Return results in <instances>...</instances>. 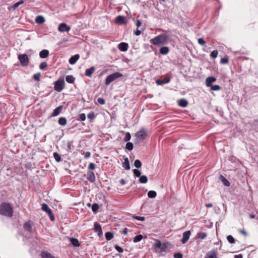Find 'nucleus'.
<instances>
[{"label":"nucleus","mask_w":258,"mask_h":258,"mask_svg":"<svg viewBox=\"0 0 258 258\" xmlns=\"http://www.w3.org/2000/svg\"><path fill=\"white\" fill-rule=\"evenodd\" d=\"M13 209L10 204L3 202L0 204V215L12 217L13 215Z\"/></svg>","instance_id":"nucleus-1"},{"label":"nucleus","mask_w":258,"mask_h":258,"mask_svg":"<svg viewBox=\"0 0 258 258\" xmlns=\"http://www.w3.org/2000/svg\"><path fill=\"white\" fill-rule=\"evenodd\" d=\"M169 40V36L165 34H161L156 37L151 39L150 42L155 45H161L166 44Z\"/></svg>","instance_id":"nucleus-2"},{"label":"nucleus","mask_w":258,"mask_h":258,"mask_svg":"<svg viewBox=\"0 0 258 258\" xmlns=\"http://www.w3.org/2000/svg\"><path fill=\"white\" fill-rule=\"evenodd\" d=\"M169 244L168 242L162 243L160 240H157L153 244V248L156 252L161 253L166 252Z\"/></svg>","instance_id":"nucleus-3"},{"label":"nucleus","mask_w":258,"mask_h":258,"mask_svg":"<svg viewBox=\"0 0 258 258\" xmlns=\"http://www.w3.org/2000/svg\"><path fill=\"white\" fill-rule=\"evenodd\" d=\"M147 136V133L145 128H142L135 134V143L138 144L143 142Z\"/></svg>","instance_id":"nucleus-4"},{"label":"nucleus","mask_w":258,"mask_h":258,"mask_svg":"<svg viewBox=\"0 0 258 258\" xmlns=\"http://www.w3.org/2000/svg\"><path fill=\"white\" fill-rule=\"evenodd\" d=\"M122 74L119 72H115L111 75L108 76L105 81V84L106 85L108 86L112 82L115 81L118 78H121L122 77Z\"/></svg>","instance_id":"nucleus-5"},{"label":"nucleus","mask_w":258,"mask_h":258,"mask_svg":"<svg viewBox=\"0 0 258 258\" xmlns=\"http://www.w3.org/2000/svg\"><path fill=\"white\" fill-rule=\"evenodd\" d=\"M54 90L57 92H61L64 88L65 83L63 79H59L54 83Z\"/></svg>","instance_id":"nucleus-6"},{"label":"nucleus","mask_w":258,"mask_h":258,"mask_svg":"<svg viewBox=\"0 0 258 258\" xmlns=\"http://www.w3.org/2000/svg\"><path fill=\"white\" fill-rule=\"evenodd\" d=\"M42 211L46 212L49 217L50 220L51 221H54L55 217L52 213V210L48 207V205L45 203L42 204Z\"/></svg>","instance_id":"nucleus-7"},{"label":"nucleus","mask_w":258,"mask_h":258,"mask_svg":"<svg viewBox=\"0 0 258 258\" xmlns=\"http://www.w3.org/2000/svg\"><path fill=\"white\" fill-rule=\"evenodd\" d=\"M18 59L22 66L27 67L29 65V57L26 54H20L18 56Z\"/></svg>","instance_id":"nucleus-8"},{"label":"nucleus","mask_w":258,"mask_h":258,"mask_svg":"<svg viewBox=\"0 0 258 258\" xmlns=\"http://www.w3.org/2000/svg\"><path fill=\"white\" fill-rule=\"evenodd\" d=\"M126 19L123 16H118L115 18V22L118 25H123L126 23Z\"/></svg>","instance_id":"nucleus-9"},{"label":"nucleus","mask_w":258,"mask_h":258,"mask_svg":"<svg viewBox=\"0 0 258 258\" xmlns=\"http://www.w3.org/2000/svg\"><path fill=\"white\" fill-rule=\"evenodd\" d=\"M58 30L59 32H69L71 30V28L67 24L62 23L59 25Z\"/></svg>","instance_id":"nucleus-10"},{"label":"nucleus","mask_w":258,"mask_h":258,"mask_svg":"<svg viewBox=\"0 0 258 258\" xmlns=\"http://www.w3.org/2000/svg\"><path fill=\"white\" fill-rule=\"evenodd\" d=\"M191 235V232L189 230L186 231L183 233V237L181 240L182 243H185L189 238Z\"/></svg>","instance_id":"nucleus-11"},{"label":"nucleus","mask_w":258,"mask_h":258,"mask_svg":"<svg viewBox=\"0 0 258 258\" xmlns=\"http://www.w3.org/2000/svg\"><path fill=\"white\" fill-rule=\"evenodd\" d=\"M128 44L125 42H121L118 45V48L122 52L126 51L128 49Z\"/></svg>","instance_id":"nucleus-12"},{"label":"nucleus","mask_w":258,"mask_h":258,"mask_svg":"<svg viewBox=\"0 0 258 258\" xmlns=\"http://www.w3.org/2000/svg\"><path fill=\"white\" fill-rule=\"evenodd\" d=\"M204 258H217L216 250L212 249L209 251Z\"/></svg>","instance_id":"nucleus-13"},{"label":"nucleus","mask_w":258,"mask_h":258,"mask_svg":"<svg viewBox=\"0 0 258 258\" xmlns=\"http://www.w3.org/2000/svg\"><path fill=\"white\" fill-rule=\"evenodd\" d=\"M32 226H33V222L31 221H28L26 222L24 224V229L29 232H32Z\"/></svg>","instance_id":"nucleus-14"},{"label":"nucleus","mask_w":258,"mask_h":258,"mask_svg":"<svg viewBox=\"0 0 258 258\" xmlns=\"http://www.w3.org/2000/svg\"><path fill=\"white\" fill-rule=\"evenodd\" d=\"M94 230L95 232H98V235L99 237H101L102 236V228L101 225L95 222L94 224Z\"/></svg>","instance_id":"nucleus-15"},{"label":"nucleus","mask_w":258,"mask_h":258,"mask_svg":"<svg viewBox=\"0 0 258 258\" xmlns=\"http://www.w3.org/2000/svg\"><path fill=\"white\" fill-rule=\"evenodd\" d=\"M87 179L90 182L93 183L95 182L96 178L94 173L92 171L88 172Z\"/></svg>","instance_id":"nucleus-16"},{"label":"nucleus","mask_w":258,"mask_h":258,"mask_svg":"<svg viewBox=\"0 0 258 258\" xmlns=\"http://www.w3.org/2000/svg\"><path fill=\"white\" fill-rule=\"evenodd\" d=\"M63 108V105H60L56 107L55 109H54L51 114V116H56L59 115L61 112Z\"/></svg>","instance_id":"nucleus-17"},{"label":"nucleus","mask_w":258,"mask_h":258,"mask_svg":"<svg viewBox=\"0 0 258 258\" xmlns=\"http://www.w3.org/2000/svg\"><path fill=\"white\" fill-rule=\"evenodd\" d=\"M170 78L168 77H165L163 80L157 79L156 81V83L158 85H162L164 84L169 83Z\"/></svg>","instance_id":"nucleus-18"},{"label":"nucleus","mask_w":258,"mask_h":258,"mask_svg":"<svg viewBox=\"0 0 258 258\" xmlns=\"http://www.w3.org/2000/svg\"><path fill=\"white\" fill-rule=\"evenodd\" d=\"M216 81V78L214 77H209L206 80V84L207 87H211L212 85V83Z\"/></svg>","instance_id":"nucleus-19"},{"label":"nucleus","mask_w":258,"mask_h":258,"mask_svg":"<svg viewBox=\"0 0 258 258\" xmlns=\"http://www.w3.org/2000/svg\"><path fill=\"white\" fill-rule=\"evenodd\" d=\"M80 55L79 54H76L73 56H72L69 60V63L71 64H74L76 63L77 61L79 59Z\"/></svg>","instance_id":"nucleus-20"},{"label":"nucleus","mask_w":258,"mask_h":258,"mask_svg":"<svg viewBox=\"0 0 258 258\" xmlns=\"http://www.w3.org/2000/svg\"><path fill=\"white\" fill-rule=\"evenodd\" d=\"M95 71V67L94 66L91 67V68L87 69L85 71V75L89 77H91L92 74Z\"/></svg>","instance_id":"nucleus-21"},{"label":"nucleus","mask_w":258,"mask_h":258,"mask_svg":"<svg viewBox=\"0 0 258 258\" xmlns=\"http://www.w3.org/2000/svg\"><path fill=\"white\" fill-rule=\"evenodd\" d=\"M42 258H56L47 251H42L40 254Z\"/></svg>","instance_id":"nucleus-22"},{"label":"nucleus","mask_w":258,"mask_h":258,"mask_svg":"<svg viewBox=\"0 0 258 258\" xmlns=\"http://www.w3.org/2000/svg\"><path fill=\"white\" fill-rule=\"evenodd\" d=\"M178 105L182 107H185L188 105V101L185 99H181L178 101Z\"/></svg>","instance_id":"nucleus-23"},{"label":"nucleus","mask_w":258,"mask_h":258,"mask_svg":"<svg viewBox=\"0 0 258 258\" xmlns=\"http://www.w3.org/2000/svg\"><path fill=\"white\" fill-rule=\"evenodd\" d=\"M49 51L47 49H43L39 53V56L42 58H45L49 55Z\"/></svg>","instance_id":"nucleus-24"},{"label":"nucleus","mask_w":258,"mask_h":258,"mask_svg":"<svg viewBox=\"0 0 258 258\" xmlns=\"http://www.w3.org/2000/svg\"><path fill=\"white\" fill-rule=\"evenodd\" d=\"M159 52L161 54L166 55L169 52V49L167 46H163L160 48Z\"/></svg>","instance_id":"nucleus-25"},{"label":"nucleus","mask_w":258,"mask_h":258,"mask_svg":"<svg viewBox=\"0 0 258 258\" xmlns=\"http://www.w3.org/2000/svg\"><path fill=\"white\" fill-rule=\"evenodd\" d=\"M122 166L123 168H124L126 170H130L131 168L130 165V162L127 157H126L124 160V162L122 164Z\"/></svg>","instance_id":"nucleus-26"},{"label":"nucleus","mask_w":258,"mask_h":258,"mask_svg":"<svg viewBox=\"0 0 258 258\" xmlns=\"http://www.w3.org/2000/svg\"><path fill=\"white\" fill-rule=\"evenodd\" d=\"M70 241L71 243L75 247H79L80 245V243L78 239L75 238H71Z\"/></svg>","instance_id":"nucleus-27"},{"label":"nucleus","mask_w":258,"mask_h":258,"mask_svg":"<svg viewBox=\"0 0 258 258\" xmlns=\"http://www.w3.org/2000/svg\"><path fill=\"white\" fill-rule=\"evenodd\" d=\"M35 22L39 24H42L45 22V19L43 16L39 15L36 17Z\"/></svg>","instance_id":"nucleus-28"},{"label":"nucleus","mask_w":258,"mask_h":258,"mask_svg":"<svg viewBox=\"0 0 258 258\" xmlns=\"http://www.w3.org/2000/svg\"><path fill=\"white\" fill-rule=\"evenodd\" d=\"M58 123L59 125L64 126L67 124V120L64 117H61L58 119Z\"/></svg>","instance_id":"nucleus-29"},{"label":"nucleus","mask_w":258,"mask_h":258,"mask_svg":"<svg viewBox=\"0 0 258 258\" xmlns=\"http://www.w3.org/2000/svg\"><path fill=\"white\" fill-rule=\"evenodd\" d=\"M66 81L70 84H73L74 83L75 78L72 75H68L66 78Z\"/></svg>","instance_id":"nucleus-30"},{"label":"nucleus","mask_w":258,"mask_h":258,"mask_svg":"<svg viewBox=\"0 0 258 258\" xmlns=\"http://www.w3.org/2000/svg\"><path fill=\"white\" fill-rule=\"evenodd\" d=\"M207 237V234L205 232H199L196 235L197 239H204Z\"/></svg>","instance_id":"nucleus-31"},{"label":"nucleus","mask_w":258,"mask_h":258,"mask_svg":"<svg viewBox=\"0 0 258 258\" xmlns=\"http://www.w3.org/2000/svg\"><path fill=\"white\" fill-rule=\"evenodd\" d=\"M220 178L221 180V181H222V182H223V183L224 184V185H225L226 186H230V182H229V181L225 177H224L222 175H221L220 177Z\"/></svg>","instance_id":"nucleus-32"},{"label":"nucleus","mask_w":258,"mask_h":258,"mask_svg":"<svg viewBox=\"0 0 258 258\" xmlns=\"http://www.w3.org/2000/svg\"><path fill=\"white\" fill-rule=\"evenodd\" d=\"M24 3L23 0H20L19 2L16 3L13 6H12L11 8L13 11H15L20 5L23 4Z\"/></svg>","instance_id":"nucleus-33"},{"label":"nucleus","mask_w":258,"mask_h":258,"mask_svg":"<svg viewBox=\"0 0 258 258\" xmlns=\"http://www.w3.org/2000/svg\"><path fill=\"white\" fill-rule=\"evenodd\" d=\"M53 155L54 158L55 159V161L57 162H59L61 161V156L57 152H54Z\"/></svg>","instance_id":"nucleus-34"},{"label":"nucleus","mask_w":258,"mask_h":258,"mask_svg":"<svg viewBox=\"0 0 258 258\" xmlns=\"http://www.w3.org/2000/svg\"><path fill=\"white\" fill-rule=\"evenodd\" d=\"M139 181L141 183H146L148 181V178L146 175L140 176Z\"/></svg>","instance_id":"nucleus-35"},{"label":"nucleus","mask_w":258,"mask_h":258,"mask_svg":"<svg viewBox=\"0 0 258 258\" xmlns=\"http://www.w3.org/2000/svg\"><path fill=\"white\" fill-rule=\"evenodd\" d=\"M157 196V193L155 191L150 190L148 193V197L149 198H155Z\"/></svg>","instance_id":"nucleus-36"},{"label":"nucleus","mask_w":258,"mask_h":258,"mask_svg":"<svg viewBox=\"0 0 258 258\" xmlns=\"http://www.w3.org/2000/svg\"><path fill=\"white\" fill-rule=\"evenodd\" d=\"M105 236L107 240H110L113 238V235L112 232H107L105 233Z\"/></svg>","instance_id":"nucleus-37"},{"label":"nucleus","mask_w":258,"mask_h":258,"mask_svg":"<svg viewBox=\"0 0 258 258\" xmlns=\"http://www.w3.org/2000/svg\"><path fill=\"white\" fill-rule=\"evenodd\" d=\"M218 54V52L217 50L212 51L210 54V57L211 59H215L217 57Z\"/></svg>","instance_id":"nucleus-38"},{"label":"nucleus","mask_w":258,"mask_h":258,"mask_svg":"<svg viewBox=\"0 0 258 258\" xmlns=\"http://www.w3.org/2000/svg\"><path fill=\"white\" fill-rule=\"evenodd\" d=\"M134 148V145L131 142H127L125 145V149L127 150L131 151Z\"/></svg>","instance_id":"nucleus-39"},{"label":"nucleus","mask_w":258,"mask_h":258,"mask_svg":"<svg viewBox=\"0 0 258 258\" xmlns=\"http://www.w3.org/2000/svg\"><path fill=\"white\" fill-rule=\"evenodd\" d=\"M134 166L137 168H140L142 166V163L141 161L139 159H137L134 162Z\"/></svg>","instance_id":"nucleus-40"},{"label":"nucleus","mask_w":258,"mask_h":258,"mask_svg":"<svg viewBox=\"0 0 258 258\" xmlns=\"http://www.w3.org/2000/svg\"><path fill=\"white\" fill-rule=\"evenodd\" d=\"M99 205L97 203H94L92 206V210L93 212H96L99 209Z\"/></svg>","instance_id":"nucleus-41"},{"label":"nucleus","mask_w":258,"mask_h":258,"mask_svg":"<svg viewBox=\"0 0 258 258\" xmlns=\"http://www.w3.org/2000/svg\"><path fill=\"white\" fill-rule=\"evenodd\" d=\"M143 239V236L141 234H139L134 238V242H138L140 241Z\"/></svg>","instance_id":"nucleus-42"},{"label":"nucleus","mask_w":258,"mask_h":258,"mask_svg":"<svg viewBox=\"0 0 258 258\" xmlns=\"http://www.w3.org/2000/svg\"><path fill=\"white\" fill-rule=\"evenodd\" d=\"M211 89L213 91H218L221 89V87L218 85H212L211 87Z\"/></svg>","instance_id":"nucleus-43"},{"label":"nucleus","mask_w":258,"mask_h":258,"mask_svg":"<svg viewBox=\"0 0 258 258\" xmlns=\"http://www.w3.org/2000/svg\"><path fill=\"white\" fill-rule=\"evenodd\" d=\"M73 143V141H68L67 142V151L68 152H72V144Z\"/></svg>","instance_id":"nucleus-44"},{"label":"nucleus","mask_w":258,"mask_h":258,"mask_svg":"<svg viewBox=\"0 0 258 258\" xmlns=\"http://www.w3.org/2000/svg\"><path fill=\"white\" fill-rule=\"evenodd\" d=\"M229 59L227 56L222 57L220 59V62L222 64H227L228 63Z\"/></svg>","instance_id":"nucleus-45"},{"label":"nucleus","mask_w":258,"mask_h":258,"mask_svg":"<svg viewBox=\"0 0 258 258\" xmlns=\"http://www.w3.org/2000/svg\"><path fill=\"white\" fill-rule=\"evenodd\" d=\"M227 239L230 243L233 244L235 243V239L233 238V237L231 235H228L227 237Z\"/></svg>","instance_id":"nucleus-46"},{"label":"nucleus","mask_w":258,"mask_h":258,"mask_svg":"<svg viewBox=\"0 0 258 258\" xmlns=\"http://www.w3.org/2000/svg\"><path fill=\"white\" fill-rule=\"evenodd\" d=\"M41 77V74L40 73H36L33 75V79L37 81H40V78Z\"/></svg>","instance_id":"nucleus-47"},{"label":"nucleus","mask_w":258,"mask_h":258,"mask_svg":"<svg viewBox=\"0 0 258 258\" xmlns=\"http://www.w3.org/2000/svg\"><path fill=\"white\" fill-rule=\"evenodd\" d=\"M131 135L130 133H126L125 134V136L123 139L124 142H127L131 140Z\"/></svg>","instance_id":"nucleus-48"},{"label":"nucleus","mask_w":258,"mask_h":258,"mask_svg":"<svg viewBox=\"0 0 258 258\" xmlns=\"http://www.w3.org/2000/svg\"><path fill=\"white\" fill-rule=\"evenodd\" d=\"M141 21L138 20L136 22V26L137 27V30L135 32H142L141 30L139 29V27L141 25Z\"/></svg>","instance_id":"nucleus-49"},{"label":"nucleus","mask_w":258,"mask_h":258,"mask_svg":"<svg viewBox=\"0 0 258 258\" xmlns=\"http://www.w3.org/2000/svg\"><path fill=\"white\" fill-rule=\"evenodd\" d=\"M87 117L89 119H93L95 118V113L94 112L91 111L89 112L87 115Z\"/></svg>","instance_id":"nucleus-50"},{"label":"nucleus","mask_w":258,"mask_h":258,"mask_svg":"<svg viewBox=\"0 0 258 258\" xmlns=\"http://www.w3.org/2000/svg\"><path fill=\"white\" fill-rule=\"evenodd\" d=\"M133 172H134V174L135 175V176L136 177H140L141 176V172L140 171V170H139L138 169H135L133 170Z\"/></svg>","instance_id":"nucleus-51"},{"label":"nucleus","mask_w":258,"mask_h":258,"mask_svg":"<svg viewBox=\"0 0 258 258\" xmlns=\"http://www.w3.org/2000/svg\"><path fill=\"white\" fill-rule=\"evenodd\" d=\"M78 119V120L81 121H83L85 120V119H86V115H85V113H81L79 117V118Z\"/></svg>","instance_id":"nucleus-52"},{"label":"nucleus","mask_w":258,"mask_h":258,"mask_svg":"<svg viewBox=\"0 0 258 258\" xmlns=\"http://www.w3.org/2000/svg\"><path fill=\"white\" fill-rule=\"evenodd\" d=\"M47 67V63L46 62H43L39 65L40 70H44Z\"/></svg>","instance_id":"nucleus-53"},{"label":"nucleus","mask_w":258,"mask_h":258,"mask_svg":"<svg viewBox=\"0 0 258 258\" xmlns=\"http://www.w3.org/2000/svg\"><path fill=\"white\" fill-rule=\"evenodd\" d=\"M115 249L119 253H122L123 252V249L122 247L120 246L115 245Z\"/></svg>","instance_id":"nucleus-54"},{"label":"nucleus","mask_w":258,"mask_h":258,"mask_svg":"<svg viewBox=\"0 0 258 258\" xmlns=\"http://www.w3.org/2000/svg\"><path fill=\"white\" fill-rule=\"evenodd\" d=\"M173 257L174 258H183V254L180 252L175 253Z\"/></svg>","instance_id":"nucleus-55"},{"label":"nucleus","mask_w":258,"mask_h":258,"mask_svg":"<svg viewBox=\"0 0 258 258\" xmlns=\"http://www.w3.org/2000/svg\"><path fill=\"white\" fill-rule=\"evenodd\" d=\"M97 102L101 105H103L105 103V100L103 98H98L97 99Z\"/></svg>","instance_id":"nucleus-56"},{"label":"nucleus","mask_w":258,"mask_h":258,"mask_svg":"<svg viewBox=\"0 0 258 258\" xmlns=\"http://www.w3.org/2000/svg\"><path fill=\"white\" fill-rule=\"evenodd\" d=\"M198 43L201 45H205L206 44V41L203 38H199L198 39Z\"/></svg>","instance_id":"nucleus-57"},{"label":"nucleus","mask_w":258,"mask_h":258,"mask_svg":"<svg viewBox=\"0 0 258 258\" xmlns=\"http://www.w3.org/2000/svg\"><path fill=\"white\" fill-rule=\"evenodd\" d=\"M134 219L139 221H143L145 220V218L144 217H141V216H135L134 217Z\"/></svg>","instance_id":"nucleus-58"},{"label":"nucleus","mask_w":258,"mask_h":258,"mask_svg":"<svg viewBox=\"0 0 258 258\" xmlns=\"http://www.w3.org/2000/svg\"><path fill=\"white\" fill-rule=\"evenodd\" d=\"M95 168V165L93 163H90L88 166V169L90 170H94Z\"/></svg>","instance_id":"nucleus-59"},{"label":"nucleus","mask_w":258,"mask_h":258,"mask_svg":"<svg viewBox=\"0 0 258 258\" xmlns=\"http://www.w3.org/2000/svg\"><path fill=\"white\" fill-rule=\"evenodd\" d=\"M83 154L84 155L85 158H89L91 156V153L90 152H84Z\"/></svg>","instance_id":"nucleus-60"},{"label":"nucleus","mask_w":258,"mask_h":258,"mask_svg":"<svg viewBox=\"0 0 258 258\" xmlns=\"http://www.w3.org/2000/svg\"><path fill=\"white\" fill-rule=\"evenodd\" d=\"M239 232L240 233H241L242 234H243L244 236H247V232L244 230V229H241V230H239Z\"/></svg>","instance_id":"nucleus-61"},{"label":"nucleus","mask_w":258,"mask_h":258,"mask_svg":"<svg viewBox=\"0 0 258 258\" xmlns=\"http://www.w3.org/2000/svg\"><path fill=\"white\" fill-rule=\"evenodd\" d=\"M127 232H128V230H127V229L125 228L123 229V231H122V234H124V235H126L127 234Z\"/></svg>","instance_id":"nucleus-62"},{"label":"nucleus","mask_w":258,"mask_h":258,"mask_svg":"<svg viewBox=\"0 0 258 258\" xmlns=\"http://www.w3.org/2000/svg\"><path fill=\"white\" fill-rule=\"evenodd\" d=\"M120 184L121 185H124L125 183H126V181H125L124 179H121L120 180Z\"/></svg>","instance_id":"nucleus-63"},{"label":"nucleus","mask_w":258,"mask_h":258,"mask_svg":"<svg viewBox=\"0 0 258 258\" xmlns=\"http://www.w3.org/2000/svg\"><path fill=\"white\" fill-rule=\"evenodd\" d=\"M234 258H243V255L241 254L235 255Z\"/></svg>","instance_id":"nucleus-64"}]
</instances>
